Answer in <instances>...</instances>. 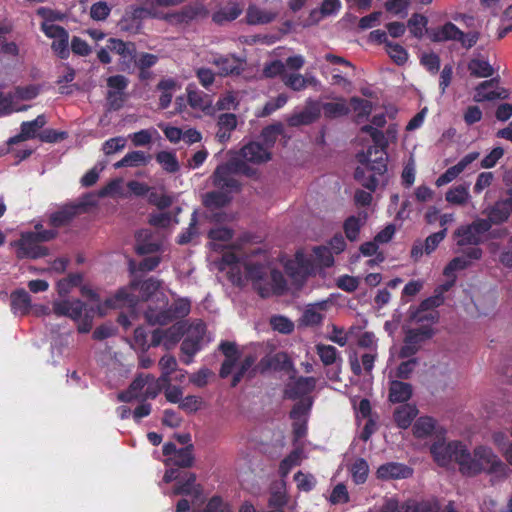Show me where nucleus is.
I'll use <instances>...</instances> for the list:
<instances>
[{"label":"nucleus","instance_id":"obj_50","mask_svg":"<svg viewBox=\"0 0 512 512\" xmlns=\"http://www.w3.org/2000/svg\"><path fill=\"white\" fill-rule=\"evenodd\" d=\"M315 81L313 77L305 78L301 74H286L283 75V83L285 86L293 91H302L308 84H312Z\"/></svg>","mask_w":512,"mask_h":512},{"label":"nucleus","instance_id":"obj_19","mask_svg":"<svg viewBox=\"0 0 512 512\" xmlns=\"http://www.w3.org/2000/svg\"><path fill=\"white\" fill-rule=\"evenodd\" d=\"M242 161L260 164L271 159V153L259 142H249L240 150Z\"/></svg>","mask_w":512,"mask_h":512},{"label":"nucleus","instance_id":"obj_27","mask_svg":"<svg viewBox=\"0 0 512 512\" xmlns=\"http://www.w3.org/2000/svg\"><path fill=\"white\" fill-rule=\"evenodd\" d=\"M261 372L272 369L274 371H288L292 368L289 356L284 352H278L269 358L260 361Z\"/></svg>","mask_w":512,"mask_h":512},{"label":"nucleus","instance_id":"obj_22","mask_svg":"<svg viewBox=\"0 0 512 512\" xmlns=\"http://www.w3.org/2000/svg\"><path fill=\"white\" fill-rule=\"evenodd\" d=\"M413 395V386L401 380L389 382L388 400L392 404H405Z\"/></svg>","mask_w":512,"mask_h":512},{"label":"nucleus","instance_id":"obj_4","mask_svg":"<svg viewBox=\"0 0 512 512\" xmlns=\"http://www.w3.org/2000/svg\"><path fill=\"white\" fill-rule=\"evenodd\" d=\"M490 230V222L486 219L478 218L472 223L461 225L454 232L457 238V245L460 247L472 245L477 247L482 243V235Z\"/></svg>","mask_w":512,"mask_h":512},{"label":"nucleus","instance_id":"obj_25","mask_svg":"<svg viewBox=\"0 0 512 512\" xmlns=\"http://www.w3.org/2000/svg\"><path fill=\"white\" fill-rule=\"evenodd\" d=\"M429 38L431 41L436 43L446 42V41H457L463 35V31L460 30L454 23L446 22L444 25L438 28H434L430 31Z\"/></svg>","mask_w":512,"mask_h":512},{"label":"nucleus","instance_id":"obj_43","mask_svg":"<svg viewBox=\"0 0 512 512\" xmlns=\"http://www.w3.org/2000/svg\"><path fill=\"white\" fill-rule=\"evenodd\" d=\"M131 287L133 289L139 288L142 299L148 300L158 291L160 288V282L157 279L150 277L144 281L133 280L131 282Z\"/></svg>","mask_w":512,"mask_h":512},{"label":"nucleus","instance_id":"obj_33","mask_svg":"<svg viewBox=\"0 0 512 512\" xmlns=\"http://www.w3.org/2000/svg\"><path fill=\"white\" fill-rule=\"evenodd\" d=\"M376 353H365L361 356V364L356 355L350 356L349 362L351 371L355 376H361L362 371L364 370L366 373H371L374 368V362L376 360Z\"/></svg>","mask_w":512,"mask_h":512},{"label":"nucleus","instance_id":"obj_6","mask_svg":"<svg viewBox=\"0 0 512 512\" xmlns=\"http://www.w3.org/2000/svg\"><path fill=\"white\" fill-rule=\"evenodd\" d=\"M15 246L19 259H38L49 255V249L42 246L31 232L22 233L20 239L15 242Z\"/></svg>","mask_w":512,"mask_h":512},{"label":"nucleus","instance_id":"obj_46","mask_svg":"<svg viewBox=\"0 0 512 512\" xmlns=\"http://www.w3.org/2000/svg\"><path fill=\"white\" fill-rule=\"evenodd\" d=\"M231 197L225 191H211L205 195L204 205L208 208H222L229 204Z\"/></svg>","mask_w":512,"mask_h":512},{"label":"nucleus","instance_id":"obj_10","mask_svg":"<svg viewBox=\"0 0 512 512\" xmlns=\"http://www.w3.org/2000/svg\"><path fill=\"white\" fill-rule=\"evenodd\" d=\"M483 251L479 247H470L463 251V255L453 258L444 268L446 277L456 276L455 272L468 268L473 260L481 259Z\"/></svg>","mask_w":512,"mask_h":512},{"label":"nucleus","instance_id":"obj_24","mask_svg":"<svg viewBox=\"0 0 512 512\" xmlns=\"http://www.w3.org/2000/svg\"><path fill=\"white\" fill-rule=\"evenodd\" d=\"M85 304L79 300H62L55 302L53 311L57 316H67L73 320L81 318Z\"/></svg>","mask_w":512,"mask_h":512},{"label":"nucleus","instance_id":"obj_7","mask_svg":"<svg viewBox=\"0 0 512 512\" xmlns=\"http://www.w3.org/2000/svg\"><path fill=\"white\" fill-rule=\"evenodd\" d=\"M107 48L120 56L119 68L121 71H130L136 59V45L131 41L118 38H109Z\"/></svg>","mask_w":512,"mask_h":512},{"label":"nucleus","instance_id":"obj_26","mask_svg":"<svg viewBox=\"0 0 512 512\" xmlns=\"http://www.w3.org/2000/svg\"><path fill=\"white\" fill-rule=\"evenodd\" d=\"M512 212V198L497 201L488 212V218L486 221L490 222V228L492 224H501L509 218Z\"/></svg>","mask_w":512,"mask_h":512},{"label":"nucleus","instance_id":"obj_30","mask_svg":"<svg viewBox=\"0 0 512 512\" xmlns=\"http://www.w3.org/2000/svg\"><path fill=\"white\" fill-rule=\"evenodd\" d=\"M137 301V296L130 293L127 288H120L112 297L104 301V305L110 309L122 308L124 306L133 307Z\"/></svg>","mask_w":512,"mask_h":512},{"label":"nucleus","instance_id":"obj_60","mask_svg":"<svg viewBox=\"0 0 512 512\" xmlns=\"http://www.w3.org/2000/svg\"><path fill=\"white\" fill-rule=\"evenodd\" d=\"M289 498L285 489L273 490L270 493L268 499V507L270 509L284 510V507L288 504Z\"/></svg>","mask_w":512,"mask_h":512},{"label":"nucleus","instance_id":"obj_34","mask_svg":"<svg viewBox=\"0 0 512 512\" xmlns=\"http://www.w3.org/2000/svg\"><path fill=\"white\" fill-rule=\"evenodd\" d=\"M144 318L145 321L151 326H165L175 320L168 307L159 311L149 307L144 313Z\"/></svg>","mask_w":512,"mask_h":512},{"label":"nucleus","instance_id":"obj_63","mask_svg":"<svg viewBox=\"0 0 512 512\" xmlns=\"http://www.w3.org/2000/svg\"><path fill=\"white\" fill-rule=\"evenodd\" d=\"M36 14L44 20L43 22H46L48 24H53V22L56 21H64V19L66 18L65 13L44 6L39 7L36 10Z\"/></svg>","mask_w":512,"mask_h":512},{"label":"nucleus","instance_id":"obj_5","mask_svg":"<svg viewBox=\"0 0 512 512\" xmlns=\"http://www.w3.org/2000/svg\"><path fill=\"white\" fill-rule=\"evenodd\" d=\"M434 329L428 325H422L419 328L410 329L407 331L404 344L400 349L401 358H410L415 355L420 349L421 344L432 338Z\"/></svg>","mask_w":512,"mask_h":512},{"label":"nucleus","instance_id":"obj_58","mask_svg":"<svg viewBox=\"0 0 512 512\" xmlns=\"http://www.w3.org/2000/svg\"><path fill=\"white\" fill-rule=\"evenodd\" d=\"M386 52L390 58L399 66L404 65L408 60L406 49L400 44L387 42Z\"/></svg>","mask_w":512,"mask_h":512},{"label":"nucleus","instance_id":"obj_37","mask_svg":"<svg viewBox=\"0 0 512 512\" xmlns=\"http://www.w3.org/2000/svg\"><path fill=\"white\" fill-rule=\"evenodd\" d=\"M150 159L151 156L143 151H132L127 153L120 161L116 162L114 167L118 169L122 167L146 165Z\"/></svg>","mask_w":512,"mask_h":512},{"label":"nucleus","instance_id":"obj_1","mask_svg":"<svg viewBox=\"0 0 512 512\" xmlns=\"http://www.w3.org/2000/svg\"><path fill=\"white\" fill-rule=\"evenodd\" d=\"M430 453L440 466H447L454 461L459 465L462 475L472 477L482 472L487 474H504L506 465L486 446H478L470 453L466 445L460 441L449 443L435 442L430 447Z\"/></svg>","mask_w":512,"mask_h":512},{"label":"nucleus","instance_id":"obj_47","mask_svg":"<svg viewBox=\"0 0 512 512\" xmlns=\"http://www.w3.org/2000/svg\"><path fill=\"white\" fill-rule=\"evenodd\" d=\"M181 11L185 24H189L197 18H206L209 15L208 9L201 3L186 5Z\"/></svg>","mask_w":512,"mask_h":512},{"label":"nucleus","instance_id":"obj_28","mask_svg":"<svg viewBox=\"0 0 512 512\" xmlns=\"http://www.w3.org/2000/svg\"><path fill=\"white\" fill-rule=\"evenodd\" d=\"M186 90L188 104L193 109H198L205 113L210 111L212 107V100L208 94L193 88L192 85H188Z\"/></svg>","mask_w":512,"mask_h":512},{"label":"nucleus","instance_id":"obj_31","mask_svg":"<svg viewBox=\"0 0 512 512\" xmlns=\"http://www.w3.org/2000/svg\"><path fill=\"white\" fill-rule=\"evenodd\" d=\"M417 413L418 410L415 405L402 404L395 409L393 418L399 428L407 429L417 416Z\"/></svg>","mask_w":512,"mask_h":512},{"label":"nucleus","instance_id":"obj_42","mask_svg":"<svg viewBox=\"0 0 512 512\" xmlns=\"http://www.w3.org/2000/svg\"><path fill=\"white\" fill-rule=\"evenodd\" d=\"M350 473L355 484H364L369 474L368 462L364 458H357L350 467Z\"/></svg>","mask_w":512,"mask_h":512},{"label":"nucleus","instance_id":"obj_13","mask_svg":"<svg viewBox=\"0 0 512 512\" xmlns=\"http://www.w3.org/2000/svg\"><path fill=\"white\" fill-rule=\"evenodd\" d=\"M84 208L83 204H65L49 215L48 223L54 229L69 225Z\"/></svg>","mask_w":512,"mask_h":512},{"label":"nucleus","instance_id":"obj_29","mask_svg":"<svg viewBox=\"0 0 512 512\" xmlns=\"http://www.w3.org/2000/svg\"><path fill=\"white\" fill-rule=\"evenodd\" d=\"M14 314L27 315L31 310V296L25 289H16L10 295Z\"/></svg>","mask_w":512,"mask_h":512},{"label":"nucleus","instance_id":"obj_32","mask_svg":"<svg viewBox=\"0 0 512 512\" xmlns=\"http://www.w3.org/2000/svg\"><path fill=\"white\" fill-rule=\"evenodd\" d=\"M203 336L200 334L197 335H188L181 343V352L185 354L188 358L183 359V362L186 365L192 363L193 357L201 350L202 348Z\"/></svg>","mask_w":512,"mask_h":512},{"label":"nucleus","instance_id":"obj_48","mask_svg":"<svg viewBox=\"0 0 512 512\" xmlns=\"http://www.w3.org/2000/svg\"><path fill=\"white\" fill-rule=\"evenodd\" d=\"M184 326L180 323L173 324L169 328L165 329V341L163 347L166 350L172 349L183 337Z\"/></svg>","mask_w":512,"mask_h":512},{"label":"nucleus","instance_id":"obj_39","mask_svg":"<svg viewBox=\"0 0 512 512\" xmlns=\"http://www.w3.org/2000/svg\"><path fill=\"white\" fill-rule=\"evenodd\" d=\"M439 505L432 501L408 500L400 507V512H438Z\"/></svg>","mask_w":512,"mask_h":512},{"label":"nucleus","instance_id":"obj_40","mask_svg":"<svg viewBox=\"0 0 512 512\" xmlns=\"http://www.w3.org/2000/svg\"><path fill=\"white\" fill-rule=\"evenodd\" d=\"M275 13L262 10L255 6H250L247 10V23L251 25L268 24L275 19Z\"/></svg>","mask_w":512,"mask_h":512},{"label":"nucleus","instance_id":"obj_38","mask_svg":"<svg viewBox=\"0 0 512 512\" xmlns=\"http://www.w3.org/2000/svg\"><path fill=\"white\" fill-rule=\"evenodd\" d=\"M468 70L471 76L477 78H488L494 74V68L483 59L473 58L468 63Z\"/></svg>","mask_w":512,"mask_h":512},{"label":"nucleus","instance_id":"obj_53","mask_svg":"<svg viewBox=\"0 0 512 512\" xmlns=\"http://www.w3.org/2000/svg\"><path fill=\"white\" fill-rule=\"evenodd\" d=\"M322 108L324 116L329 119L345 116L350 111L344 100L340 102H326Z\"/></svg>","mask_w":512,"mask_h":512},{"label":"nucleus","instance_id":"obj_18","mask_svg":"<svg viewBox=\"0 0 512 512\" xmlns=\"http://www.w3.org/2000/svg\"><path fill=\"white\" fill-rule=\"evenodd\" d=\"M45 115H38L32 121H24L21 123L20 133L11 137L8 141L9 144H17L22 141L38 137V131L46 124Z\"/></svg>","mask_w":512,"mask_h":512},{"label":"nucleus","instance_id":"obj_59","mask_svg":"<svg viewBox=\"0 0 512 512\" xmlns=\"http://www.w3.org/2000/svg\"><path fill=\"white\" fill-rule=\"evenodd\" d=\"M51 49L55 53V55L58 56L60 59H68V57L70 56L69 33L62 35L57 39H54V41L51 44Z\"/></svg>","mask_w":512,"mask_h":512},{"label":"nucleus","instance_id":"obj_57","mask_svg":"<svg viewBox=\"0 0 512 512\" xmlns=\"http://www.w3.org/2000/svg\"><path fill=\"white\" fill-rule=\"evenodd\" d=\"M282 130L283 127L281 124H272L263 128L261 138L267 150L275 144L278 136L282 133Z\"/></svg>","mask_w":512,"mask_h":512},{"label":"nucleus","instance_id":"obj_55","mask_svg":"<svg viewBox=\"0 0 512 512\" xmlns=\"http://www.w3.org/2000/svg\"><path fill=\"white\" fill-rule=\"evenodd\" d=\"M300 451L293 450L279 464L278 473L281 478H286L293 467L300 465Z\"/></svg>","mask_w":512,"mask_h":512},{"label":"nucleus","instance_id":"obj_45","mask_svg":"<svg viewBox=\"0 0 512 512\" xmlns=\"http://www.w3.org/2000/svg\"><path fill=\"white\" fill-rule=\"evenodd\" d=\"M435 420L429 416L418 418L413 425V434L416 438H425L433 433Z\"/></svg>","mask_w":512,"mask_h":512},{"label":"nucleus","instance_id":"obj_2","mask_svg":"<svg viewBox=\"0 0 512 512\" xmlns=\"http://www.w3.org/2000/svg\"><path fill=\"white\" fill-rule=\"evenodd\" d=\"M371 139L374 146L357 154V160L362 166L355 169L354 178L366 189L375 191L379 185L377 176H383L387 172L388 141L380 130L374 131Z\"/></svg>","mask_w":512,"mask_h":512},{"label":"nucleus","instance_id":"obj_49","mask_svg":"<svg viewBox=\"0 0 512 512\" xmlns=\"http://www.w3.org/2000/svg\"><path fill=\"white\" fill-rule=\"evenodd\" d=\"M242 9L238 4H232L231 6L224 7L219 11L215 12L212 16V20L217 24H223L224 22L233 21L239 17Z\"/></svg>","mask_w":512,"mask_h":512},{"label":"nucleus","instance_id":"obj_8","mask_svg":"<svg viewBox=\"0 0 512 512\" xmlns=\"http://www.w3.org/2000/svg\"><path fill=\"white\" fill-rule=\"evenodd\" d=\"M146 18H150V14L143 6H131L125 10L118 27L123 32L138 34Z\"/></svg>","mask_w":512,"mask_h":512},{"label":"nucleus","instance_id":"obj_11","mask_svg":"<svg viewBox=\"0 0 512 512\" xmlns=\"http://www.w3.org/2000/svg\"><path fill=\"white\" fill-rule=\"evenodd\" d=\"M316 353L324 366H331L337 362H342L338 350L332 345L317 344ZM340 370V364H338L336 368L328 369L327 377L333 381L339 380Z\"/></svg>","mask_w":512,"mask_h":512},{"label":"nucleus","instance_id":"obj_15","mask_svg":"<svg viewBox=\"0 0 512 512\" xmlns=\"http://www.w3.org/2000/svg\"><path fill=\"white\" fill-rule=\"evenodd\" d=\"M221 76H238L244 71L245 61L235 55H219L212 60Z\"/></svg>","mask_w":512,"mask_h":512},{"label":"nucleus","instance_id":"obj_23","mask_svg":"<svg viewBox=\"0 0 512 512\" xmlns=\"http://www.w3.org/2000/svg\"><path fill=\"white\" fill-rule=\"evenodd\" d=\"M238 124L237 116L233 113H221L217 118L216 139L225 144L231 138L232 132Z\"/></svg>","mask_w":512,"mask_h":512},{"label":"nucleus","instance_id":"obj_35","mask_svg":"<svg viewBox=\"0 0 512 512\" xmlns=\"http://www.w3.org/2000/svg\"><path fill=\"white\" fill-rule=\"evenodd\" d=\"M409 319L414 323L428 325L431 327L432 324L438 322L439 312L430 310L421 311L419 307L411 306L409 308Z\"/></svg>","mask_w":512,"mask_h":512},{"label":"nucleus","instance_id":"obj_54","mask_svg":"<svg viewBox=\"0 0 512 512\" xmlns=\"http://www.w3.org/2000/svg\"><path fill=\"white\" fill-rule=\"evenodd\" d=\"M156 160L168 173H176L180 166L176 155L168 151H160L156 155Z\"/></svg>","mask_w":512,"mask_h":512},{"label":"nucleus","instance_id":"obj_64","mask_svg":"<svg viewBox=\"0 0 512 512\" xmlns=\"http://www.w3.org/2000/svg\"><path fill=\"white\" fill-rule=\"evenodd\" d=\"M312 407V399H301L292 407L289 416L292 420L299 421L302 417L306 416Z\"/></svg>","mask_w":512,"mask_h":512},{"label":"nucleus","instance_id":"obj_41","mask_svg":"<svg viewBox=\"0 0 512 512\" xmlns=\"http://www.w3.org/2000/svg\"><path fill=\"white\" fill-rule=\"evenodd\" d=\"M176 88V81L172 78L163 79L157 84V89L161 91L159 97V108L166 109L172 101V91Z\"/></svg>","mask_w":512,"mask_h":512},{"label":"nucleus","instance_id":"obj_44","mask_svg":"<svg viewBox=\"0 0 512 512\" xmlns=\"http://www.w3.org/2000/svg\"><path fill=\"white\" fill-rule=\"evenodd\" d=\"M445 199L453 205L466 204L469 199L468 186L465 184H459L450 188L445 194Z\"/></svg>","mask_w":512,"mask_h":512},{"label":"nucleus","instance_id":"obj_9","mask_svg":"<svg viewBox=\"0 0 512 512\" xmlns=\"http://www.w3.org/2000/svg\"><path fill=\"white\" fill-rule=\"evenodd\" d=\"M202 493L203 487L196 482V474L189 471L183 472L171 491L173 496H191L194 500L200 499Z\"/></svg>","mask_w":512,"mask_h":512},{"label":"nucleus","instance_id":"obj_14","mask_svg":"<svg viewBox=\"0 0 512 512\" xmlns=\"http://www.w3.org/2000/svg\"><path fill=\"white\" fill-rule=\"evenodd\" d=\"M321 115V107L319 102L309 99L305 108L288 119V125L291 127H299L302 125H310L314 123Z\"/></svg>","mask_w":512,"mask_h":512},{"label":"nucleus","instance_id":"obj_12","mask_svg":"<svg viewBox=\"0 0 512 512\" xmlns=\"http://www.w3.org/2000/svg\"><path fill=\"white\" fill-rule=\"evenodd\" d=\"M413 475V469L399 462H387L380 465L376 471V477L382 481L407 479Z\"/></svg>","mask_w":512,"mask_h":512},{"label":"nucleus","instance_id":"obj_3","mask_svg":"<svg viewBox=\"0 0 512 512\" xmlns=\"http://www.w3.org/2000/svg\"><path fill=\"white\" fill-rule=\"evenodd\" d=\"M233 173L250 175V168L241 159H234L226 164L219 165L213 173L214 186L225 190L228 194L240 191L241 184L232 176Z\"/></svg>","mask_w":512,"mask_h":512},{"label":"nucleus","instance_id":"obj_52","mask_svg":"<svg viewBox=\"0 0 512 512\" xmlns=\"http://www.w3.org/2000/svg\"><path fill=\"white\" fill-rule=\"evenodd\" d=\"M159 367L162 371L159 380L163 383L169 384L171 381L172 373L177 369L176 358L172 355H164L159 360Z\"/></svg>","mask_w":512,"mask_h":512},{"label":"nucleus","instance_id":"obj_56","mask_svg":"<svg viewBox=\"0 0 512 512\" xmlns=\"http://www.w3.org/2000/svg\"><path fill=\"white\" fill-rule=\"evenodd\" d=\"M197 211H194L191 215L189 226L184 229L177 237V243L180 245H186L192 241V239L197 236Z\"/></svg>","mask_w":512,"mask_h":512},{"label":"nucleus","instance_id":"obj_36","mask_svg":"<svg viewBox=\"0 0 512 512\" xmlns=\"http://www.w3.org/2000/svg\"><path fill=\"white\" fill-rule=\"evenodd\" d=\"M193 451V444H188L187 446L178 449L169 461L178 468H190L193 466L195 460Z\"/></svg>","mask_w":512,"mask_h":512},{"label":"nucleus","instance_id":"obj_51","mask_svg":"<svg viewBox=\"0 0 512 512\" xmlns=\"http://www.w3.org/2000/svg\"><path fill=\"white\" fill-rule=\"evenodd\" d=\"M428 24V18L422 14L414 13L407 22L410 33L418 39L424 35V30Z\"/></svg>","mask_w":512,"mask_h":512},{"label":"nucleus","instance_id":"obj_21","mask_svg":"<svg viewBox=\"0 0 512 512\" xmlns=\"http://www.w3.org/2000/svg\"><path fill=\"white\" fill-rule=\"evenodd\" d=\"M499 84V77H494L489 80H485L481 82L476 87V100L477 101H492L496 99H506L509 94L508 91L504 88L499 91L492 90L488 91L489 88L497 87Z\"/></svg>","mask_w":512,"mask_h":512},{"label":"nucleus","instance_id":"obj_61","mask_svg":"<svg viewBox=\"0 0 512 512\" xmlns=\"http://www.w3.org/2000/svg\"><path fill=\"white\" fill-rule=\"evenodd\" d=\"M169 311L171 312L173 318L179 319L186 317L191 309V303L188 299L180 298L175 300L169 307Z\"/></svg>","mask_w":512,"mask_h":512},{"label":"nucleus","instance_id":"obj_62","mask_svg":"<svg viewBox=\"0 0 512 512\" xmlns=\"http://www.w3.org/2000/svg\"><path fill=\"white\" fill-rule=\"evenodd\" d=\"M361 225L362 224H361L360 218H358L356 216H349L344 221L343 229H344L346 237L350 241H355L358 238Z\"/></svg>","mask_w":512,"mask_h":512},{"label":"nucleus","instance_id":"obj_20","mask_svg":"<svg viewBox=\"0 0 512 512\" xmlns=\"http://www.w3.org/2000/svg\"><path fill=\"white\" fill-rule=\"evenodd\" d=\"M135 252L138 255H148L160 250V243L154 240V235L149 229H141L135 234Z\"/></svg>","mask_w":512,"mask_h":512},{"label":"nucleus","instance_id":"obj_17","mask_svg":"<svg viewBox=\"0 0 512 512\" xmlns=\"http://www.w3.org/2000/svg\"><path fill=\"white\" fill-rule=\"evenodd\" d=\"M479 155V152L476 151L466 154L456 165L449 167L437 178L436 186L441 187L455 180L471 163L478 159Z\"/></svg>","mask_w":512,"mask_h":512},{"label":"nucleus","instance_id":"obj_16","mask_svg":"<svg viewBox=\"0 0 512 512\" xmlns=\"http://www.w3.org/2000/svg\"><path fill=\"white\" fill-rule=\"evenodd\" d=\"M316 385L313 377H298L295 381L286 384L284 397L290 400H296L311 393Z\"/></svg>","mask_w":512,"mask_h":512}]
</instances>
